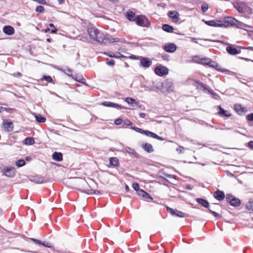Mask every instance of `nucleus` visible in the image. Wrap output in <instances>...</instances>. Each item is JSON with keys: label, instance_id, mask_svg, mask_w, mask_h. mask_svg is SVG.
Listing matches in <instances>:
<instances>
[{"label": "nucleus", "instance_id": "nucleus-1", "mask_svg": "<svg viewBox=\"0 0 253 253\" xmlns=\"http://www.w3.org/2000/svg\"><path fill=\"white\" fill-rule=\"evenodd\" d=\"M87 32L91 40L99 43L106 44L116 42H125L124 40L119 39L117 38H115L106 35L95 27L89 28L87 30Z\"/></svg>", "mask_w": 253, "mask_h": 253}, {"label": "nucleus", "instance_id": "nucleus-2", "mask_svg": "<svg viewBox=\"0 0 253 253\" xmlns=\"http://www.w3.org/2000/svg\"><path fill=\"white\" fill-rule=\"evenodd\" d=\"M193 60L195 63L203 65H206L209 67L215 68L216 69H217V67L218 66L215 62L211 61L210 59L208 58H201L200 56H195L193 58Z\"/></svg>", "mask_w": 253, "mask_h": 253}, {"label": "nucleus", "instance_id": "nucleus-3", "mask_svg": "<svg viewBox=\"0 0 253 253\" xmlns=\"http://www.w3.org/2000/svg\"><path fill=\"white\" fill-rule=\"evenodd\" d=\"M131 128L134 129L136 132H138L142 133V134H144L147 136L154 138L156 139H158L159 140H163L162 137L158 136L157 134H156L151 131H150L148 130H143L141 128H138L137 127H131Z\"/></svg>", "mask_w": 253, "mask_h": 253}, {"label": "nucleus", "instance_id": "nucleus-4", "mask_svg": "<svg viewBox=\"0 0 253 253\" xmlns=\"http://www.w3.org/2000/svg\"><path fill=\"white\" fill-rule=\"evenodd\" d=\"M135 20L136 24L140 26L148 27L150 25L148 19L143 15L137 16Z\"/></svg>", "mask_w": 253, "mask_h": 253}, {"label": "nucleus", "instance_id": "nucleus-5", "mask_svg": "<svg viewBox=\"0 0 253 253\" xmlns=\"http://www.w3.org/2000/svg\"><path fill=\"white\" fill-rule=\"evenodd\" d=\"M80 183L84 187V188L80 189L82 192L85 193L89 195L98 194L100 193V192L98 190H94L91 189H86V186H88V184L85 180H81Z\"/></svg>", "mask_w": 253, "mask_h": 253}, {"label": "nucleus", "instance_id": "nucleus-6", "mask_svg": "<svg viewBox=\"0 0 253 253\" xmlns=\"http://www.w3.org/2000/svg\"><path fill=\"white\" fill-rule=\"evenodd\" d=\"M155 72L157 75L162 77L168 74L169 70L166 67L159 65L157 66L155 69Z\"/></svg>", "mask_w": 253, "mask_h": 253}, {"label": "nucleus", "instance_id": "nucleus-7", "mask_svg": "<svg viewBox=\"0 0 253 253\" xmlns=\"http://www.w3.org/2000/svg\"><path fill=\"white\" fill-rule=\"evenodd\" d=\"M250 10V7L246 3L243 1L238 2V12L244 13L249 12Z\"/></svg>", "mask_w": 253, "mask_h": 253}, {"label": "nucleus", "instance_id": "nucleus-8", "mask_svg": "<svg viewBox=\"0 0 253 253\" xmlns=\"http://www.w3.org/2000/svg\"><path fill=\"white\" fill-rule=\"evenodd\" d=\"M236 19L231 17H227L224 21H221V27H228L235 24Z\"/></svg>", "mask_w": 253, "mask_h": 253}, {"label": "nucleus", "instance_id": "nucleus-9", "mask_svg": "<svg viewBox=\"0 0 253 253\" xmlns=\"http://www.w3.org/2000/svg\"><path fill=\"white\" fill-rule=\"evenodd\" d=\"M177 48L176 45L173 43H167L164 45V49L169 53L174 52Z\"/></svg>", "mask_w": 253, "mask_h": 253}, {"label": "nucleus", "instance_id": "nucleus-10", "mask_svg": "<svg viewBox=\"0 0 253 253\" xmlns=\"http://www.w3.org/2000/svg\"><path fill=\"white\" fill-rule=\"evenodd\" d=\"M167 211L171 214L180 217H184V213L176 209H173L169 207L167 208Z\"/></svg>", "mask_w": 253, "mask_h": 253}, {"label": "nucleus", "instance_id": "nucleus-11", "mask_svg": "<svg viewBox=\"0 0 253 253\" xmlns=\"http://www.w3.org/2000/svg\"><path fill=\"white\" fill-rule=\"evenodd\" d=\"M140 63L142 67L148 68L152 65V62L147 58L141 57L140 60Z\"/></svg>", "mask_w": 253, "mask_h": 253}, {"label": "nucleus", "instance_id": "nucleus-12", "mask_svg": "<svg viewBox=\"0 0 253 253\" xmlns=\"http://www.w3.org/2000/svg\"><path fill=\"white\" fill-rule=\"evenodd\" d=\"M205 23L209 26L213 27H221V22L220 20H210L204 21Z\"/></svg>", "mask_w": 253, "mask_h": 253}, {"label": "nucleus", "instance_id": "nucleus-13", "mask_svg": "<svg viewBox=\"0 0 253 253\" xmlns=\"http://www.w3.org/2000/svg\"><path fill=\"white\" fill-rule=\"evenodd\" d=\"M226 200L231 206H237V199L232 195L230 194H227Z\"/></svg>", "mask_w": 253, "mask_h": 253}, {"label": "nucleus", "instance_id": "nucleus-14", "mask_svg": "<svg viewBox=\"0 0 253 253\" xmlns=\"http://www.w3.org/2000/svg\"><path fill=\"white\" fill-rule=\"evenodd\" d=\"M3 32L7 35H12L14 33V29L11 26H5L3 28Z\"/></svg>", "mask_w": 253, "mask_h": 253}, {"label": "nucleus", "instance_id": "nucleus-15", "mask_svg": "<svg viewBox=\"0 0 253 253\" xmlns=\"http://www.w3.org/2000/svg\"><path fill=\"white\" fill-rule=\"evenodd\" d=\"M214 197L217 200L222 201L225 198V194L223 191L218 190L214 192Z\"/></svg>", "mask_w": 253, "mask_h": 253}, {"label": "nucleus", "instance_id": "nucleus-16", "mask_svg": "<svg viewBox=\"0 0 253 253\" xmlns=\"http://www.w3.org/2000/svg\"><path fill=\"white\" fill-rule=\"evenodd\" d=\"M102 104L103 106H107V107H114V108H117V109H122V108H123V107H121L119 104H116V103H113V102H111L105 101V102H103L102 103Z\"/></svg>", "mask_w": 253, "mask_h": 253}, {"label": "nucleus", "instance_id": "nucleus-17", "mask_svg": "<svg viewBox=\"0 0 253 253\" xmlns=\"http://www.w3.org/2000/svg\"><path fill=\"white\" fill-rule=\"evenodd\" d=\"M194 85L199 89H203L204 91L208 90V86L199 81H196L194 83Z\"/></svg>", "mask_w": 253, "mask_h": 253}, {"label": "nucleus", "instance_id": "nucleus-18", "mask_svg": "<svg viewBox=\"0 0 253 253\" xmlns=\"http://www.w3.org/2000/svg\"><path fill=\"white\" fill-rule=\"evenodd\" d=\"M52 159L57 162H60L63 160V156L61 153L55 152L52 155Z\"/></svg>", "mask_w": 253, "mask_h": 253}, {"label": "nucleus", "instance_id": "nucleus-19", "mask_svg": "<svg viewBox=\"0 0 253 253\" xmlns=\"http://www.w3.org/2000/svg\"><path fill=\"white\" fill-rule=\"evenodd\" d=\"M3 127L7 131H11L13 129V124L11 122L8 121H4L3 123Z\"/></svg>", "mask_w": 253, "mask_h": 253}, {"label": "nucleus", "instance_id": "nucleus-20", "mask_svg": "<svg viewBox=\"0 0 253 253\" xmlns=\"http://www.w3.org/2000/svg\"><path fill=\"white\" fill-rule=\"evenodd\" d=\"M138 195L145 199L153 200V198L142 189L138 191Z\"/></svg>", "mask_w": 253, "mask_h": 253}, {"label": "nucleus", "instance_id": "nucleus-21", "mask_svg": "<svg viewBox=\"0 0 253 253\" xmlns=\"http://www.w3.org/2000/svg\"><path fill=\"white\" fill-rule=\"evenodd\" d=\"M142 147L143 149L148 153H151L154 151L153 146L151 144L146 143L142 144Z\"/></svg>", "mask_w": 253, "mask_h": 253}, {"label": "nucleus", "instance_id": "nucleus-22", "mask_svg": "<svg viewBox=\"0 0 253 253\" xmlns=\"http://www.w3.org/2000/svg\"><path fill=\"white\" fill-rule=\"evenodd\" d=\"M168 15L169 17L173 19L175 21H177L178 20L179 14L176 11H170L168 13Z\"/></svg>", "mask_w": 253, "mask_h": 253}, {"label": "nucleus", "instance_id": "nucleus-23", "mask_svg": "<svg viewBox=\"0 0 253 253\" xmlns=\"http://www.w3.org/2000/svg\"><path fill=\"white\" fill-rule=\"evenodd\" d=\"M5 175L8 177H12L15 174V169L14 168H6L4 171Z\"/></svg>", "mask_w": 253, "mask_h": 253}, {"label": "nucleus", "instance_id": "nucleus-24", "mask_svg": "<svg viewBox=\"0 0 253 253\" xmlns=\"http://www.w3.org/2000/svg\"><path fill=\"white\" fill-rule=\"evenodd\" d=\"M217 108L219 109L218 114L219 115L225 117H229L231 116V114L227 111L225 110L221 106H218Z\"/></svg>", "mask_w": 253, "mask_h": 253}, {"label": "nucleus", "instance_id": "nucleus-25", "mask_svg": "<svg viewBox=\"0 0 253 253\" xmlns=\"http://www.w3.org/2000/svg\"><path fill=\"white\" fill-rule=\"evenodd\" d=\"M227 51L231 55L237 54V49L234 47L232 45H229L226 47Z\"/></svg>", "mask_w": 253, "mask_h": 253}, {"label": "nucleus", "instance_id": "nucleus-26", "mask_svg": "<svg viewBox=\"0 0 253 253\" xmlns=\"http://www.w3.org/2000/svg\"><path fill=\"white\" fill-rule=\"evenodd\" d=\"M135 15V13L131 11H129L126 13V17L129 21H135V18L136 17Z\"/></svg>", "mask_w": 253, "mask_h": 253}, {"label": "nucleus", "instance_id": "nucleus-27", "mask_svg": "<svg viewBox=\"0 0 253 253\" xmlns=\"http://www.w3.org/2000/svg\"><path fill=\"white\" fill-rule=\"evenodd\" d=\"M196 201L202 205L205 208H208L209 206V203L208 201L202 199V198H197L196 199Z\"/></svg>", "mask_w": 253, "mask_h": 253}, {"label": "nucleus", "instance_id": "nucleus-28", "mask_svg": "<svg viewBox=\"0 0 253 253\" xmlns=\"http://www.w3.org/2000/svg\"><path fill=\"white\" fill-rule=\"evenodd\" d=\"M125 150L126 152L134 156L135 157H138V154L136 152V151L134 150V149L130 148V147H126L125 148Z\"/></svg>", "mask_w": 253, "mask_h": 253}, {"label": "nucleus", "instance_id": "nucleus-29", "mask_svg": "<svg viewBox=\"0 0 253 253\" xmlns=\"http://www.w3.org/2000/svg\"><path fill=\"white\" fill-rule=\"evenodd\" d=\"M162 29L164 31L169 33H173L174 30L173 27L168 24H164Z\"/></svg>", "mask_w": 253, "mask_h": 253}, {"label": "nucleus", "instance_id": "nucleus-30", "mask_svg": "<svg viewBox=\"0 0 253 253\" xmlns=\"http://www.w3.org/2000/svg\"><path fill=\"white\" fill-rule=\"evenodd\" d=\"M36 121L39 123H44L46 121L45 117L40 114H34Z\"/></svg>", "mask_w": 253, "mask_h": 253}, {"label": "nucleus", "instance_id": "nucleus-31", "mask_svg": "<svg viewBox=\"0 0 253 253\" xmlns=\"http://www.w3.org/2000/svg\"><path fill=\"white\" fill-rule=\"evenodd\" d=\"M125 101L128 104L131 105L132 106L138 105V102L135 99L131 97H126Z\"/></svg>", "mask_w": 253, "mask_h": 253}, {"label": "nucleus", "instance_id": "nucleus-32", "mask_svg": "<svg viewBox=\"0 0 253 253\" xmlns=\"http://www.w3.org/2000/svg\"><path fill=\"white\" fill-rule=\"evenodd\" d=\"M110 164L113 166L117 167L119 165L118 160L117 158L112 157L109 159Z\"/></svg>", "mask_w": 253, "mask_h": 253}, {"label": "nucleus", "instance_id": "nucleus-33", "mask_svg": "<svg viewBox=\"0 0 253 253\" xmlns=\"http://www.w3.org/2000/svg\"><path fill=\"white\" fill-rule=\"evenodd\" d=\"M247 112V109L246 107H242L240 104H238V114L241 115L244 114Z\"/></svg>", "mask_w": 253, "mask_h": 253}, {"label": "nucleus", "instance_id": "nucleus-34", "mask_svg": "<svg viewBox=\"0 0 253 253\" xmlns=\"http://www.w3.org/2000/svg\"><path fill=\"white\" fill-rule=\"evenodd\" d=\"M24 143L26 145H32L35 143V140L32 137H27L25 139Z\"/></svg>", "mask_w": 253, "mask_h": 253}, {"label": "nucleus", "instance_id": "nucleus-35", "mask_svg": "<svg viewBox=\"0 0 253 253\" xmlns=\"http://www.w3.org/2000/svg\"><path fill=\"white\" fill-rule=\"evenodd\" d=\"M13 109L9 108H6L3 106L0 107V112L1 113L3 111H6L9 113H11L12 111H13Z\"/></svg>", "mask_w": 253, "mask_h": 253}, {"label": "nucleus", "instance_id": "nucleus-36", "mask_svg": "<svg viewBox=\"0 0 253 253\" xmlns=\"http://www.w3.org/2000/svg\"><path fill=\"white\" fill-rule=\"evenodd\" d=\"M31 181H33L36 183H42L43 182V180L42 178L39 177H33L31 179Z\"/></svg>", "mask_w": 253, "mask_h": 253}, {"label": "nucleus", "instance_id": "nucleus-37", "mask_svg": "<svg viewBox=\"0 0 253 253\" xmlns=\"http://www.w3.org/2000/svg\"><path fill=\"white\" fill-rule=\"evenodd\" d=\"M247 209L253 211V201H249L246 205Z\"/></svg>", "mask_w": 253, "mask_h": 253}, {"label": "nucleus", "instance_id": "nucleus-38", "mask_svg": "<svg viewBox=\"0 0 253 253\" xmlns=\"http://www.w3.org/2000/svg\"><path fill=\"white\" fill-rule=\"evenodd\" d=\"M25 165V162L24 160L21 159L17 161L16 165L18 167H21Z\"/></svg>", "mask_w": 253, "mask_h": 253}, {"label": "nucleus", "instance_id": "nucleus-39", "mask_svg": "<svg viewBox=\"0 0 253 253\" xmlns=\"http://www.w3.org/2000/svg\"><path fill=\"white\" fill-rule=\"evenodd\" d=\"M44 7L41 5H39L37 7L36 11L40 13H42L44 12Z\"/></svg>", "mask_w": 253, "mask_h": 253}, {"label": "nucleus", "instance_id": "nucleus-40", "mask_svg": "<svg viewBox=\"0 0 253 253\" xmlns=\"http://www.w3.org/2000/svg\"><path fill=\"white\" fill-rule=\"evenodd\" d=\"M209 93H210L212 97L214 98V99H218V95L215 92H213L210 89L208 88V90H207Z\"/></svg>", "mask_w": 253, "mask_h": 253}, {"label": "nucleus", "instance_id": "nucleus-41", "mask_svg": "<svg viewBox=\"0 0 253 253\" xmlns=\"http://www.w3.org/2000/svg\"><path fill=\"white\" fill-rule=\"evenodd\" d=\"M132 188L134 189V190L137 191V193H138L139 190H141V189H139V185L137 183H134L132 184Z\"/></svg>", "mask_w": 253, "mask_h": 253}, {"label": "nucleus", "instance_id": "nucleus-42", "mask_svg": "<svg viewBox=\"0 0 253 253\" xmlns=\"http://www.w3.org/2000/svg\"><path fill=\"white\" fill-rule=\"evenodd\" d=\"M43 79L46 81L48 83H52L53 81L52 78L49 76H44L43 77Z\"/></svg>", "mask_w": 253, "mask_h": 253}, {"label": "nucleus", "instance_id": "nucleus-43", "mask_svg": "<svg viewBox=\"0 0 253 253\" xmlns=\"http://www.w3.org/2000/svg\"><path fill=\"white\" fill-rule=\"evenodd\" d=\"M209 8L208 4L204 3L202 5V9L204 12H206Z\"/></svg>", "mask_w": 253, "mask_h": 253}, {"label": "nucleus", "instance_id": "nucleus-44", "mask_svg": "<svg viewBox=\"0 0 253 253\" xmlns=\"http://www.w3.org/2000/svg\"><path fill=\"white\" fill-rule=\"evenodd\" d=\"M115 64V61L113 59H107V64L109 66H114Z\"/></svg>", "mask_w": 253, "mask_h": 253}, {"label": "nucleus", "instance_id": "nucleus-45", "mask_svg": "<svg viewBox=\"0 0 253 253\" xmlns=\"http://www.w3.org/2000/svg\"><path fill=\"white\" fill-rule=\"evenodd\" d=\"M184 150V147H183L182 146H179L177 149H176V151H177L179 153H183V150Z\"/></svg>", "mask_w": 253, "mask_h": 253}, {"label": "nucleus", "instance_id": "nucleus-46", "mask_svg": "<svg viewBox=\"0 0 253 253\" xmlns=\"http://www.w3.org/2000/svg\"><path fill=\"white\" fill-rule=\"evenodd\" d=\"M76 81H77L79 82L83 83V81L84 79L82 76H80L79 77H76V78H74Z\"/></svg>", "mask_w": 253, "mask_h": 253}, {"label": "nucleus", "instance_id": "nucleus-47", "mask_svg": "<svg viewBox=\"0 0 253 253\" xmlns=\"http://www.w3.org/2000/svg\"><path fill=\"white\" fill-rule=\"evenodd\" d=\"M64 72L66 74L68 75V76H71L72 74V71L69 69H65Z\"/></svg>", "mask_w": 253, "mask_h": 253}, {"label": "nucleus", "instance_id": "nucleus-48", "mask_svg": "<svg viewBox=\"0 0 253 253\" xmlns=\"http://www.w3.org/2000/svg\"><path fill=\"white\" fill-rule=\"evenodd\" d=\"M247 119L250 121H253V113L249 114L247 117Z\"/></svg>", "mask_w": 253, "mask_h": 253}, {"label": "nucleus", "instance_id": "nucleus-49", "mask_svg": "<svg viewBox=\"0 0 253 253\" xmlns=\"http://www.w3.org/2000/svg\"><path fill=\"white\" fill-rule=\"evenodd\" d=\"M124 123L126 126H130L131 125V122L128 119L125 120Z\"/></svg>", "mask_w": 253, "mask_h": 253}, {"label": "nucleus", "instance_id": "nucleus-50", "mask_svg": "<svg viewBox=\"0 0 253 253\" xmlns=\"http://www.w3.org/2000/svg\"><path fill=\"white\" fill-rule=\"evenodd\" d=\"M209 211H210V212L211 213H212L214 216L216 217H220V215L219 214L217 213V212H215V211H211V210L209 209Z\"/></svg>", "mask_w": 253, "mask_h": 253}, {"label": "nucleus", "instance_id": "nucleus-51", "mask_svg": "<svg viewBox=\"0 0 253 253\" xmlns=\"http://www.w3.org/2000/svg\"><path fill=\"white\" fill-rule=\"evenodd\" d=\"M122 122V120L121 119H116L115 121V124L117 125H120Z\"/></svg>", "mask_w": 253, "mask_h": 253}, {"label": "nucleus", "instance_id": "nucleus-52", "mask_svg": "<svg viewBox=\"0 0 253 253\" xmlns=\"http://www.w3.org/2000/svg\"><path fill=\"white\" fill-rule=\"evenodd\" d=\"M247 49L245 48H241V49H238V54L241 53L242 52H247Z\"/></svg>", "mask_w": 253, "mask_h": 253}, {"label": "nucleus", "instance_id": "nucleus-53", "mask_svg": "<svg viewBox=\"0 0 253 253\" xmlns=\"http://www.w3.org/2000/svg\"><path fill=\"white\" fill-rule=\"evenodd\" d=\"M32 240L34 241L35 243L38 244H42L43 246H47L46 245H44V244H42V242L39 240H37V239H32Z\"/></svg>", "mask_w": 253, "mask_h": 253}, {"label": "nucleus", "instance_id": "nucleus-54", "mask_svg": "<svg viewBox=\"0 0 253 253\" xmlns=\"http://www.w3.org/2000/svg\"><path fill=\"white\" fill-rule=\"evenodd\" d=\"M123 55L120 53V52H116V53H115V56H114V57L115 58H120V57H123Z\"/></svg>", "mask_w": 253, "mask_h": 253}, {"label": "nucleus", "instance_id": "nucleus-55", "mask_svg": "<svg viewBox=\"0 0 253 253\" xmlns=\"http://www.w3.org/2000/svg\"><path fill=\"white\" fill-rule=\"evenodd\" d=\"M108 56L110 57H114L115 53L112 52H109L107 53H106Z\"/></svg>", "mask_w": 253, "mask_h": 253}, {"label": "nucleus", "instance_id": "nucleus-56", "mask_svg": "<svg viewBox=\"0 0 253 253\" xmlns=\"http://www.w3.org/2000/svg\"><path fill=\"white\" fill-rule=\"evenodd\" d=\"M248 146L253 150V141H250L249 142H248Z\"/></svg>", "mask_w": 253, "mask_h": 253}, {"label": "nucleus", "instance_id": "nucleus-57", "mask_svg": "<svg viewBox=\"0 0 253 253\" xmlns=\"http://www.w3.org/2000/svg\"><path fill=\"white\" fill-rule=\"evenodd\" d=\"M13 76H14V77H21L22 75H21V74L20 72H17L16 73H14L13 74Z\"/></svg>", "mask_w": 253, "mask_h": 253}, {"label": "nucleus", "instance_id": "nucleus-58", "mask_svg": "<svg viewBox=\"0 0 253 253\" xmlns=\"http://www.w3.org/2000/svg\"><path fill=\"white\" fill-rule=\"evenodd\" d=\"M191 41L193 42L198 43V39L195 38H191Z\"/></svg>", "mask_w": 253, "mask_h": 253}, {"label": "nucleus", "instance_id": "nucleus-59", "mask_svg": "<svg viewBox=\"0 0 253 253\" xmlns=\"http://www.w3.org/2000/svg\"><path fill=\"white\" fill-rule=\"evenodd\" d=\"M139 116L141 117V118H144L146 116V114L144 113H140L139 114Z\"/></svg>", "mask_w": 253, "mask_h": 253}, {"label": "nucleus", "instance_id": "nucleus-60", "mask_svg": "<svg viewBox=\"0 0 253 253\" xmlns=\"http://www.w3.org/2000/svg\"><path fill=\"white\" fill-rule=\"evenodd\" d=\"M57 31V30L55 28H54L53 29H52L50 32L51 33L54 34L56 33Z\"/></svg>", "mask_w": 253, "mask_h": 253}, {"label": "nucleus", "instance_id": "nucleus-61", "mask_svg": "<svg viewBox=\"0 0 253 253\" xmlns=\"http://www.w3.org/2000/svg\"><path fill=\"white\" fill-rule=\"evenodd\" d=\"M59 4H61L64 3L65 0H57Z\"/></svg>", "mask_w": 253, "mask_h": 253}, {"label": "nucleus", "instance_id": "nucleus-62", "mask_svg": "<svg viewBox=\"0 0 253 253\" xmlns=\"http://www.w3.org/2000/svg\"><path fill=\"white\" fill-rule=\"evenodd\" d=\"M238 57L241 59H245L246 60H248V59L247 58H245L244 56H240Z\"/></svg>", "mask_w": 253, "mask_h": 253}, {"label": "nucleus", "instance_id": "nucleus-63", "mask_svg": "<svg viewBox=\"0 0 253 253\" xmlns=\"http://www.w3.org/2000/svg\"><path fill=\"white\" fill-rule=\"evenodd\" d=\"M166 176H167L169 178H173V176L171 174H166Z\"/></svg>", "mask_w": 253, "mask_h": 253}, {"label": "nucleus", "instance_id": "nucleus-64", "mask_svg": "<svg viewBox=\"0 0 253 253\" xmlns=\"http://www.w3.org/2000/svg\"><path fill=\"white\" fill-rule=\"evenodd\" d=\"M125 190H126V191H128V190H129V187H128L127 185H126L125 186Z\"/></svg>", "mask_w": 253, "mask_h": 253}]
</instances>
